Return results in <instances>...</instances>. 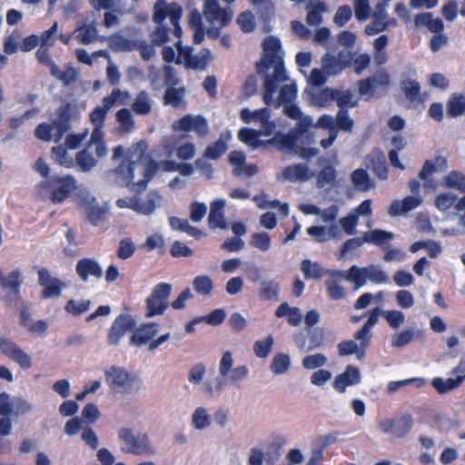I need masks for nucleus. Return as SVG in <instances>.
Masks as SVG:
<instances>
[{
    "mask_svg": "<svg viewBox=\"0 0 465 465\" xmlns=\"http://www.w3.org/2000/svg\"><path fill=\"white\" fill-rule=\"evenodd\" d=\"M262 54L256 62L255 68L259 75L264 76L263 102L271 105L279 84L288 80L284 65L282 43L276 36H267L262 44Z\"/></svg>",
    "mask_w": 465,
    "mask_h": 465,
    "instance_id": "1",
    "label": "nucleus"
},
{
    "mask_svg": "<svg viewBox=\"0 0 465 465\" xmlns=\"http://www.w3.org/2000/svg\"><path fill=\"white\" fill-rule=\"evenodd\" d=\"M272 112L262 121L260 129L242 127L238 132V139L252 150L262 149L264 152L294 149L297 134L293 132L284 134L276 131V122L272 120Z\"/></svg>",
    "mask_w": 465,
    "mask_h": 465,
    "instance_id": "2",
    "label": "nucleus"
},
{
    "mask_svg": "<svg viewBox=\"0 0 465 465\" xmlns=\"http://www.w3.org/2000/svg\"><path fill=\"white\" fill-rule=\"evenodd\" d=\"M147 150V143L145 141H140L135 143L133 148L128 152V154L125 158L122 160L120 164L112 170V173L114 174L116 182L122 186H130L132 185V189L136 193L143 192L146 187L148 182L151 180L143 176L142 180L137 183H134V171L138 164V162L141 161Z\"/></svg>",
    "mask_w": 465,
    "mask_h": 465,
    "instance_id": "3",
    "label": "nucleus"
},
{
    "mask_svg": "<svg viewBox=\"0 0 465 465\" xmlns=\"http://www.w3.org/2000/svg\"><path fill=\"white\" fill-rule=\"evenodd\" d=\"M119 440L124 453L138 456L154 453L147 433H134L131 429L123 428L119 431Z\"/></svg>",
    "mask_w": 465,
    "mask_h": 465,
    "instance_id": "4",
    "label": "nucleus"
},
{
    "mask_svg": "<svg viewBox=\"0 0 465 465\" xmlns=\"http://www.w3.org/2000/svg\"><path fill=\"white\" fill-rule=\"evenodd\" d=\"M44 187L49 192L51 202L56 204L64 202L72 195L77 189V182L71 174L53 175L46 180Z\"/></svg>",
    "mask_w": 465,
    "mask_h": 465,
    "instance_id": "5",
    "label": "nucleus"
},
{
    "mask_svg": "<svg viewBox=\"0 0 465 465\" xmlns=\"http://www.w3.org/2000/svg\"><path fill=\"white\" fill-rule=\"evenodd\" d=\"M203 15L209 22L220 24V27H211L207 30L209 38L217 39L221 35V28L227 26L232 22L233 13L230 7L221 8L217 0H206Z\"/></svg>",
    "mask_w": 465,
    "mask_h": 465,
    "instance_id": "6",
    "label": "nucleus"
},
{
    "mask_svg": "<svg viewBox=\"0 0 465 465\" xmlns=\"http://www.w3.org/2000/svg\"><path fill=\"white\" fill-rule=\"evenodd\" d=\"M346 280L354 283L355 288H360L370 280L373 283H385L389 282L387 273L379 265L358 267L352 265L347 271Z\"/></svg>",
    "mask_w": 465,
    "mask_h": 465,
    "instance_id": "7",
    "label": "nucleus"
},
{
    "mask_svg": "<svg viewBox=\"0 0 465 465\" xmlns=\"http://www.w3.org/2000/svg\"><path fill=\"white\" fill-rule=\"evenodd\" d=\"M172 292V285L167 282L156 284L151 294L146 298L145 316L152 318L157 315H163L168 307V298Z\"/></svg>",
    "mask_w": 465,
    "mask_h": 465,
    "instance_id": "8",
    "label": "nucleus"
},
{
    "mask_svg": "<svg viewBox=\"0 0 465 465\" xmlns=\"http://www.w3.org/2000/svg\"><path fill=\"white\" fill-rule=\"evenodd\" d=\"M414 424L411 414L405 413L394 418L386 419L379 422L381 431L390 434L396 439L406 437L412 430Z\"/></svg>",
    "mask_w": 465,
    "mask_h": 465,
    "instance_id": "9",
    "label": "nucleus"
},
{
    "mask_svg": "<svg viewBox=\"0 0 465 465\" xmlns=\"http://www.w3.org/2000/svg\"><path fill=\"white\" fill-rule=\"evenodd\" d=\"M105 381L109 388L120 393L131 391L135 377L125 369L112 366L104 371Z\"/></svg>",
    "mask_w": 465,
    "mask_h": 465,
    "instance_id": "10",
    "label": "nucleus"
},
{
    "mask_svg": "<svg viewBox=\"0 0 465 465\" xmlns=\"http://www.w3.org/2000/svg\"><path fill=\"white\" fill-rule=\"evenodd\" d=\"M0 352L15 362L23 370H29L32 367L31 356L9 338H0Z\"/></svg>",
    "mask_w": 465,
    "mask_h": 465,
    "instance_id": "11",
    "label": "nucleus"
},
{
    "mask_svg": "<svg viewBox=\"0 0 465 465\" xmlns=\"http://www.w3.org/2000/svg\"><path fill=\"white\" fill-rule=\"evenodd\" d=\"M174 131L186 133L193 131L199 138H204L209 134V124L205 117L201 114H185L173 123Z\"/></svg>",
    "mask_w": 465,
    "mask_h": 465,
    "instance_id": "12",
    "label": "nucleus"
},
{
    "mask_svg": "<svg viewBox=\"0 0 465 465\" xmlns=\"http://www.w3.org/2000/svg\"><path fill=\"white\" fill-rule=\"evenodd\" d=\"M129 96L128 92H123L118 88H114L109 95L104 97L103 105L96 106L90 113L89 117L92 124L94 126L104 127L108 111L116 104L118 99H126L129 98Z\"/></svg>",
    "mask_w": 465,
    "mask_h": 465,
    "instance_id": "13",
    "label": "nucleus"
},
{
    "mask_svg": "<svg viewBox=\"0 0 465 465\" xmlns=\"http://www.w3.org/2000/svg\"><path fill=\"white\" fill-rule=\"evenodd\" d=\"M136 328L135 319L127 313H121L113 322L107 335V341L111 345H117L120 340L128 331Z\"/></svg>",
    "mask_w": 465,
    "mask_h": 465,
    "instance_id": "14",
    "label": "nucleus"
},
{
    "mask_svg": "<svg viewBox=\"0 0 465 465\" xmlns=\"http://www.w3.org/2000/svg\"><path fill=\"white\" fill-rule=\"evenodd\" d=\"M183 15L181 5L176 3L168 4L165 0H158L153 6V21L163 24L169 17L171 22L177 23Z\"/></svg>",
    "mask_w": 465,
    "mask_h": 465,
    "instance_id": "15",
    "label": "nucleus"
},
{
    "mask_svg": "<svg viewBox=\"0 0 465 465\" xmlns=\"http://www.w3.org/2000/svg\"><path fill=\"white\" fill-rule=\"evenodd\" d=\"M390 84L391 77L387 71L379 70L372 76L359 81V93L361 95H373L376 89H386Z\"/></svg>",
    "mask_w": 465,
    "mask_h": 465,
    "instance_id": "16",
    "label": "nucleus"
},
{
    "mask_svg": "<svg viewBox=\"0 0 465 465\" xmlns=\"http://www.w3.org/2000/svg\"><path fill=\"white\" fill-rule=\"evenodd\" d=\"M448 168V160L443 155H437L432 160H426L422 168L419 172V178L424 182L426 188H435L436 183L430 176L438 171H446Z\"/></svg>",
    "mask_w": 465,
    "mask_h": 465,
    "instance_id": "17",
    "label": "nucleus"
},
{
    "mask_svg": "<svg viewBox=\"0 0 465 465\" xmlns=\"http://www.w3.org/2000/svg\"><path fill=\"white\" fill-rule=\"evenodd\" d=\"M57 119L53 121L54 125V141L59 143L71 127L73 105L70 103L63 104L56 112Z\"/></svg>",
    "mask_w": 465,
    "mask_h": 465,
    "instance_id": "18",
    "label": "nucleus"
},
{
    "mask_svg": "<svg viewBox=\"0 0 465 465\" xmlns=\"http://www.w3.org/2000/svg\"><path fill=\"white\" fill-rule=\"evenodd\" d=\"M329 278L325 281V287L328 297L331 301H339L346 296V290L341 284L342 279H346L347 272L329 271Z\"/></svg>",
    "mask_w": 465,
    "mask_h": 465,
    "instance_id": "19",
    "label": "nucleus"
},
{
    "mask_svg": "<svg viewBox=\"0 0 465 465\" xmlns=\"http://www.w3.org/2000/svg\"><path fill=\"white\" fill-rule=\"evenodd\" d=\"M322 69L329 75H337L351 64V54L335 56L330 53L322 58Z\"/></svg>",
    "mask_w": 465,
    "mask_h": 465,
    "instance_id": "20",
    "label": "nucleus"
},
{
    "mask_svg": "<svg viewBox=\"0 0 465 465\" xmlns=\"http://www.w3.org/2000/svg\"><path fill=\"white\" fill-rule=\"evenodd\" d=\"M361 382V373L359 369L353 365H348L345 371L337 375L333 381V388L339 393H344L346 388Z\"/></svg>",
    "mask_w": 465,
    "mask_h": 465,
    "instance_id": "21",
    "label": "nucleus"
},
{
    "mask_svg": "<svg viewBox=\"0 0 465 465\" xmlns=\"http://www.w3.org/2000/svg\"><path fill=\"white\" fill-rule=\"evenodd\" d=\"M367 166L380 180H387L389 167L384 153L380 149L372 150L366 157Z\"/></svg>",
    "mask_w": 465,
    "mask_h": 465,
    "instance_id": "22",
    "label": "nucleus"
},
{
    "mask_svg": "<svg viewBox=\"0 0 465 465\" xmlns=\"http://www.w3.org/2000/svg\"><path fill=\"white\" fill-rule=\"evenodd\" d=\"M75 272L83 282H87L90 276L100 279L103 276V269L99 262L93 258H82L75 266Z\"/></svg>",
    "mask_w": 465,
    "mask_h": 465,
    "instance_id": "23",
    "label": "nucleus"
},
{
    "mask_svg": "<svg viewBox=\"0 0 465 465\" xmlns=\"http://www.w3.org/2000/svg\"><path fill=\"white\" fill-rule=\"evenodd\" d=\"M422 203V198L420 195L406 196L403 200H394L391 202L388 213L392 216H400L416 209Z\"/></svg>",
    "mask_w": 465,
    "mask_h": 465,
    "instance_id": "24",
    "label": "nucleus"
},
{
    "mask_svg": "<svg viewBox=\"0 0 465 465\" xmlns=\"http://www.w3.org/2000/svg\"><path fill=\"white\" fill-rule=\"evenodd\" d=\"M158 323L148 322L141 324L139 328L134 330L130 338V343L141 347L149 342L158 332Z\"/></svg>",
    "mask_w": 465,
    "mask_h": 465,
    "instance_id": "25",
    "label": "nucleus"
},
{
    "mask_svg": "<svg viewBox=\"0 0 465 465\" xmlns=\"http://www.w3.org/2000/svg\"><path fill=\"white\" fill-rule=\"evenodd\" d=\"M224 206L225 202L223 200H215L211 203V210L208 216V224L211 229L227 228V223L223 213Z\"/></svg>",
    "mask_w": 465,
    "mask_h": 465,
    "instance_id": "26",
    "label": "nucleus"
},
{
    "mask_svg": "<svg viewBox=\"0 0 465 465\" xmlns=\"http://www.w3.org/2000/svg\"><path fill=\"white\" fill-rule=\"evenodd\" d=\"M310 169L304 163H294L286 166L282 172V176L284 180L290 182H297V181H307L310 178Z\"/></svg>",
    "mask_w": 465,
    "mask_h": 465,
    "instance_id": "27",
    "label": "nucleus"
},
{
    "mask_svg": "<svg viewBox=\"0 0 465 465\" xmlns=\"http://www.w3.org/2000/svg\"><path fill=\"white\" fill-rule=\"evenodd\" d=\"M186 94L185 87H167L163 96V104L171 105L173 108H180L185 105L184 96Z\"/></svg>",
    "mask_w": 465,
    "mask_h": 465,
    "instance_id": "28",
    "label": "nucleus"
},
{
    "mask_svg": "<svg viewBox=\"0 0 465 465\" xmlns=\"http://www.w3.org/2000/svg\"><path fill=\"white\" fill-rule=\"evenodd\" d=\"M22 284L21 272L15 269L10 272L6 276L0 272V285L3 289L9 291L11 293L19 295Z\"/></svg>",
    "mask_w": 465,
    "mask_h": 465,
    "instance_id": "29",
    "label": "nucleus"
},
{
    "mask_svg": "<svg viewBox=\"0 0 465 465\" xmlns=\"http://www.w3.org/2000/svg\"><path fill=\"white\" fill-rule=\"evenodd\" d=\"M417 26H426L430 32L440 34L444 29V24L439 17L434 18L431 13L416 15L414 18Z\"/></svg>",
    "mask_w": 465,
    "mask_h": 465,
    "instance_id": "30",
    "label": "nucleus"
},
{
    "mask_svg": "<svg viewBox=\"0 0 465 465\" xmlns=\"http://www.w3.org/2000/svg\"><path fill=\"white\" fill-rule=\"evenodd\" d=\"M401 89L408 101L412 104H422L425 98L420 95V84L418 81L412 79L403 80Z\"/></svg>",
    "mask_w": 465,
    "mask_h": 465,
    "instance_id": "31",
    "label": "nucleus"
},
{
    "mask_svg": "<svg viewBox=\"0 0 465 465\" xmlns=\"http://www.w3.org/2000/svg\"><path fill=\"white\" fill-rule=\"evenodd\" d=\"M277 318L287 316V322L291 326H298L302 319L300 309L297 307H290L288 302H282L275 311Z\"/></svg>",
    "mask_w": 465,
    "mask_h": 465,
    "instance_id": "32",
    "label": "nucleus"
},
{
    "mask_svg": "<svg viewBox=\"0 0 465 465\" xmlns=\"http://www.w3.org/2000/svg\"><path fill=\"white\" fill-rule=\"evenodd\" d=\"M351 182L358 191L367 192L375 186L366 170L359 168L351 173Z\"/></svg>",
    "mask_w": 465,
    "mask_h": 465,
    "instance_id": "33",
    "label": "nucleus"
},
{
    "mask_svg": "<svg viewBox=\"0 0 465 465\" xmlns=\"http://www.w3.org/2000/svg\"><path fill=\"white\" fill-rule=\"evenodd\" d=\"M131 110L137 115H147L152 112V101L146 91L143 90L137 94L131 104Z\"/></svg>",
    "mask_w": 465,
    "mask_h": 465,
    "instance_id": "34",
    "label": "nucleus"
},
{
    "mask_svg": "<svg viewBox=\"0 0 465 465\" xmlns=\"http://www.w3.org/2000/svg\"><path fill=\"white\" fill-rule=\"evenodd\" d=\"M447 114L449 117L456 118L465 114V95L462 94H452L447 104Z\"/></svg>",
    "mask_w": 465,
    "mask_h": 465,
    "instance_id": "35",
    "label": "nucleus"
},
{
    "mask_svg": "<svg viewBox=\"0 0 465 465\" xmlns=\"http://www.w3.org/2000/svg\"><path fill=\"white\" fill-rule=\"evenodd\" d=\"M442 182L446 188L465 193V174L462 172L452 170L443 177Z\"/></svg>",
    "mask_w": 465,
    "mask_h": 465,
    "instance_id": "36",
    "label": "nucleus"
},
{
    "mask_svg": "<svg viewBox=\"0 0 465 465\" xmlns=\"http://www.w3.org/2000/svg\"><path fill=\"white\" fill-rule=\"evenodd\" d=\"M394 238V234L391 232L383 231L381 229H374L364 232L363 240L368 243H372L377 246H382Z\"/></svg>",
    "mask_w": 465,
    "mask_h": 465,
    "instance_id": "37",
    "label": "nucleus"
},
{
    "mask_svg": "<svg viewBox=\"0 0 465 465\" xmlns=\"http://www.w3.org/2000/svg\"><path fill=\"white\" fill-rule=\"evenodd\" d=\"M301 270L306 279L319 280L325 274H328L330 270H325L319 262L305 259L301 263Z\"/></svg>",
    "mask_w": 465,
    "mask_h": 465,
    "instance_id": "38",
    "label": "nucleus"
},
{
    "mask_svg": "<svg viewBox=\"0 0 465 465\" xmlns=\"http://www.w3.org/2000/svg\"><path fill=\"white\" fill-rule=\"evenodd\" d=\"M280 285L273 281H263L260 284L259 298L261 301H278Z\"/></svg>",
    "mask_w": 465,
    "mask_h": 465,
    "instance_id": "39",
    "label": "nucleus"
},
{
    "mask_svg": "<svg viewBox=\"0 0 465 465\" xmlns=\"http://www.w3.org/2000/svg\"><path fill=\"white\" fill-rule=\"evenodd\" d=\"M464 381V377H456L454 379L448 378L446 380L442 378H434L431 381L432 386L440 393L449 392L461 385Z\"/></svg>",
    "mask_w": 465,
    "mask_h": 465,
    "instance_id": "40",
    "label": "nucleus"
},
{
    "mask_svg": "<svg viewBox=\"0 0 465 465\" xmlns=\"http://www.w3.org/2000/svg\"><path fill=\"white\" fill-rule=\"evenodd\" d=\"M228 145L226 141L220 137L217 141L207 145L203 152V158L218 160L226 153Z\"/></svg>",
    "mask_w": 465,
    "mask_h": 465,
    "instance_id": "41",
    "label": "nucleus"
},
{
    "mask_svg": "<svg viewBox=\"0 0 465 465\" xmlns=\"http://www.w3.org/2000/svg\"><path fill=\"white\" fill-rule=\"evenodd\" d=\"M53 160L59 165L65 168H72L74 166V161L68 155L67 147L64 144L54 146L51 151Z\"/></svg>",
    "mask_w": 465,
    "mask_h": 465,
    "instance_id": "42",
    "label": "nucleus"
},
{
    "mask_svg": "<svg viewBox=\"0 0 465 465\" xmlns=\"http://www.w3.org/2000/svg\"><path fill=\"white\" fill-rule=\"evenodd\" d=\"M270 113L271 110L268 107H263L254 111H251L248 108H243L240 112V117L245 124L255 122L262 124V121L268 116Z\"/></svg>",
    "mask_w": 465,
    "mask_h": 465,
    "instance_id": "43",
    "label": "nucleus"
},
{
    "mask_svg": "<svg viewBox=\"0 0 465 465\" xmlns=\"http://www.w3.org/2000/svg\"><path fill=\"white\" fill-rule=\"evenodd\" d=\"M309 11L306 22L310 25H319L322 23V13L327 10L326 5L322 1H317L312 5H308Z\"/></svg>",
    "mask_w": 465,
    "mask_h": 465,
    "instance_id": "44",
    "label": "nucleus"
},
{
    "mask_svg": "<svg viewBox=\"0 0 465 465\" xmlns=\"http://www.w3.org/2000/svg\"><path fill=\"white\" fill-rule=\"evenodd\" d=\"M74 164L80 171L86 173L91 171L97 164V161L87 149H84L76 153Z\"/></svg>",
    "mask_w": 465,
    "mask_h": 465,
    "instance_id": "45",
    "label": "nucleus"
},
{
    "mask_svg": "<svg viewBox=\"0 0 465 465\" xmlns=\"http://www.w3.org/2000/svg\"><path fill=\"white\" fill-rule=\"evenodd\" d=\"M194 292L203 296H208L213 289V282L208 275H198L193 281Z\"/></svg>",
    "mask_w": 465,
    "mask_h": 465,
    "instance_id": "46",
    "label": "nucleus"
},
{
    "mask_svg": "<svg viewBox=\"0 0 465 465\" xmlns=\"http://www.w3.org/2000/svg\"><path fill=\"white\" fill-rule=\"evenodd\" d=\"M291 366L290 356L286 353H277L272 360L270 369L276 375L288 371Z\"/></svg>",
    "mask_w": 465,
    "mask_h": 465,
    "instance_id": "47",
    "label": "nucleus"
},
{
    "mask_svg": "<svg viewBox=\"0 0 465 465\" xmlns=\"http://www.w3.org/2000/svg\"><path fill=\"white\" fill-rule=\"evenodd\" d=\"M116 122L119 124V128L124 133H130L134 130L135 123L132 115L131 110L122 108L115 114Z\"/></svg>",
    "mask_w": 465,
    "mask_h": 465,
    "instance_id": "48",
    "label": "nucleus"
},
{
    "mask_svg": "<svg viewBox=\"0 0 465 465\" xmlns=\"http://www.w3.org/2000/svg\"><path fill=\"white\" fill-rule=\"evenodd\" d=\"M390 24L395 25L396 20L387 21V17L372 15V22L365 27V33L368 35L379 34L386 30Z\"/></svg>",
    "mask_w": 465,
    "mask_h": 465,
    "instance_id": "49",
    "label": "nucleus"
},
{
    "mask_svg": "<svg viewBox=\"0 0 465 465\" xmlns=\"http://www.w3.org/2000/svg\"><path fill=\"white\" fill-rule=\"evenodd\" d=\"M156 27L150 34L151 42L156 46H162L169 41L171 29L163 24H156Z\"/></svg>",
    "mask_w": 465,
    "mask_h": 465,
    "instance_id": "50",
    "label": "nucleus"
},
{
    "mask_svg": "<svg viewBox=\"0 0 465 465\" xmlns=\"http://www.w3.org/2000/svg\"><path fill=\"white\" fill-rule=\"evenodd\" d=\"M91 306V301L89 300H69L64 310L66 312L73 314L74 316H80L81 314L89 311Z\"/></svg>",
    "mask_w": 465,
    "mask_h": 465,
    "instance_id": "51",
    "label": "nucleus"
},
{
    "mask_svg": "<svg viewBox=\"0 0 465 465\" xmlns=\"http://www.w3.org/2000/svg\"><path fill=\"white\" fill-rule=\"evenodd\" d=\"M336 89L325 87L313 96V103L319 107H328L335 101Z\"/></svg>",
    "mask_w": 465,
    "mask_h": 465,
    "instance_id": "52",
    "label": "nucleus"
},
{
    "mask_svg": "<svg viewBox=\"0 0 465 465\" xmlns=\"http://www.w3.org/2000/svg\"><path fill=\"white\" fill-rule=\"evenodd\" d=\"M87 220L94 226H97L105 217L106 210L93 203L85 207Z\"/></svg>",
    "mask_w": 465,
    "mask_h": 465,
    "instance_id": "53",
    "label": "nucleus"
},
{
    "mask_svg": "<svg viewBox=\"0 0 465 465\" xmlns=\"http://www.w3.org/2000/svg\"><path fill=\"white\" fill-rule=\"evenodd\" d=\"M297 96V87L294 84H284L280 89V94L277 97L276 106L282 104H291Z\"/></svg>",
    "mask_w": 465,
    "mask_h": 465,
    "instance_id": "54",
    "label": "nucleus"
},
{
    "mask_svg": "<svg viewBox=\"0 0 465 465\" xmlns=\"http://www.w3.org/2000/svg\"><path fill=\"white\" fill-rule=\"evenodd\" d=\"M130 209L136 212L137 213L151 214L155 209V203L153 200L143 202L137 196L131 197Z\"/></svg>",
    "mask_w": 465,
    "mask_h": 465,
    "instance_id": "55",
    "label": "nucleus"
},
{
    "mask_svg": "<svg viewBox=\"0 0 465 465\" xmlns=\"http://www.w3.org/2000/svg\"><path fill=\"white\" fill-rule=\"evenodd\" d=\"M192 422L195 429L203 430L211 424V416L203 407H198L193 414Z\"/></svg>",
    "mask_w": 465,
    "mask_h": 465,
    "instance_id": "56",
    "label": "nucleus"
},
{
    "mask_svg": "<svg viewBox=\"0 0 465 465\" xmlns=\"http://www.w3.org/2000/svg\"><path fill=\"white\" fill-rule=\"evenodd\" d=\"M335 102L340 110H347L348 107L353 108L357 106L358 102L353 101V95L350 90L341 91L336 89Z\"/></svg>",
    "mask_w": 465,
    "mask_h": 465,
    "instance_id": "57",
    "label": "nucleus"
},
{
    "mask_svg": "<svg viewBox=\"0 0 465 465\" xmlns=\"http://www.w3.org/2000/svg\"><path fill=\"white\" fill-rule=\"evenodd\" d=\"M44 287L45 289L42 292V298L49 299L61 296L62 291L65 287V283L58 278H54L50 283H47V285H45Z\"/></svg>",
    "mask_w": 465,
    "mask_h": 465,
    "instance_id": "58",
    "label": "nucleus"
},
{
    "mask_svg": "<svg viewBox=\"0 0 465 465\" xmlns=\"http://www.w3.org/2000/svg\"><path fill=\"white\" fill-rule=\"evenodd\" d=\"M136 251V246L130 237L122 239L117 250V257L121 260L131 258Z\"/></svg>",
    "mask_w": 465,
    "mask_h": 465,
    "instance_id": "59",
    "label": "nucleus"
},
{
    "mask_svg": "<svg viewBox=\"0 0 465 465\" xmlns=\"http://www.w3.org/2000/svg\"><path fill=\"white\" fill-rule=\"evenodd\" d=\"M336 176V170L333 166H324L318 173L317 186L319 188H323L325 185L334 183Z\"/></svg>",
    "mask_w": 465,
    "mask_h": 465,
    "instance_id": "60",
    "label": "nucleus"
},
{
    "mask_svg": "<svg viewBox=\"0 0 465 465\" xmlns=\"http://www.w3.org/2000/svg\"><path fill=\"white\" fill-rule=\"evenodd\" d=\"M21 33L19 30H14L12 34L5 37L4 52L6 54H15L19 50V39Z\"/></svg>",
    "mask_w": 465,
    "mask_h": 465,
    "instance_id": "61",
    "label": "nucleus"
},
{
    "mask_svg": "<svg viewBox=\"0 0 465 465\" xmlns=\"http://www.w3.org/2000/svg\"><path fill=\"white\" fill-rule=\"evenodd\" d=\"M237 24L244 33H251L255 29V19L252 13L249 10L242 12L237 16Z\"/></svg>",
    "mask_w": 465,
    "mask_h": 465,
    "instance_id": "62",
    "label": "nucleus"
},
{
    "mask_svg": "<svg viewBox=\"0 0 465 465\" xmlns=\"http://www.w3.org/2000/svg\"><path fill=\"white\" fill-rule=\"evenodd\" d=\"M327 358L322 353H315L312 355L305 356L302 359V367L306 370H314L322 367L326 364Z\"/></svg>",
    "mask_w": 465,
    "mask_h": 465,
    "instance_id": "63",
    "label": "nucleus"
},
{
    "mask_svg": "<svg viewBox=\"0 0 465 465\" xmlns=\"http://www.w3.org/2000/svg\"><path fill=\"white\" fill-rule=\"evenodd\" d=\"M271 237L268 232H255L252 235L250 243L262 252H266L271 247Z\"/></svg>",
    "mask_w": 465,
    "mask_h": 465,
    "instance_id": "64",
    "label": "nucleus"
}]
</instances>
